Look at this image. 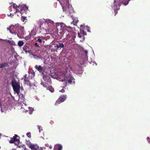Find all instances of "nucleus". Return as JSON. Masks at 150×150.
<instances>
[{"instance_id": "obj_1", "label": "nucleus", "mask_w": 150, "mask_h": 150, "mask_svg": "<svg viewBox=\"0 0 150 150\" xmlns=\"http://www.w3.org/2000/svg\"><path fill=\"white\" fill-rule=\"evenodd\" d=\"M10 5L11 8L14 9V11H15L16 13H18V16H19V13L22 14L24 12V11L28 8L24 5H22L20 6H17L15 4L13 3H11Z\"/></svg>"}, {"instance_id": "obj_2", "label": "nucleus", "mask_w": 150, "mask_h": 150, "mask_svg": "<svg viewBox=\"0 0 150 150\" xmlns=\"http://www.w3.org/2000/svg\"><path fill=\"white\" fill-rule=\"evenodd\" d=\"M69 78L67 76L64 74H59L57 77V79L60 81H65V83H67L68 82V83H72L74 82V80L72 77H70L69 79H68Z\"/></svg>"}, {"instance_id": "obj_3", "label": "nucleus", "mask_w": 150, "mask_h": 150, "mask_svg": "<svg viewBox=\"0 0 150 150\" xmlns=\"http://www.w3.org/2000/svg\"><path fill=\"white\" fill-rule=\"evenodd\" d=\"M86 30L88 32L90 31L89 29V28L87 26H83V25H81V30L80 33H78V35L79 37L80 38H82V40H83L84 39V35L86 34L85 33L84 30Z\"/></svg>"}, {"instance_id": "obj_4", "label": "nucleus", "mask_w": 150, "mask_h": 150, "mask_svg": "<svg viewBox=\"0 0 150 150\" xmlns=\"http://www.w3.org/2000/svg\"><path fill=\"white\" fill-rule=\"evenodd\" d=\"M12 84L14 92L16 93L17 95H19L20 90L19 83L14 81H12Z\"/></svg>"}, {"instance_id": "obj_5", "label": "nucleus", "mask_w": 150, "mask_h": 150, "mask_svg": "<svg viewBox=\"0 0 150 150\" xmlns=\"http://www.w3.org/2000/svg\"><path fill=\"white\" fill-rule=\"evenodd\" d=\"M25 107L23 104H22V107L21 108V110L24 112H26L28 111L29 112V113L30 114H31L32 112L33 111V108H27L26 106V104H24Z\"/></svg>"}, {"instance_id": "obj_6", "label": "nucleus", "mask_w": 150, "mask_h": 150, "mask_svg": "<svg viewBox=\"0 0 150 150\" xmlns=\"http://www.w3.org/2000/svg\"><path fill=\"white\" fill-rule=\"evenodd\" d=\"M129 0H115L114 1V4L117 6L118 5L119 6H120V2H122L123 4L126 6L127 5L128 3Z\"/></svg>"}, {"instance_id": "obj_7", "label": "nucleus", "mask_w": 150, "mask_h": 150, "mask_svg": "<svg viewBox=\"0 0 150 150\" xmlns=\"http://www.w3.org/2000/svg\"><path fill=\"white\" fill-rule=\"evenodd\" d=\"M17 28V26L11 25L7 28V29L9 30L11 33H14L16 34V33H17L18 31Z\"/></svg>"}, {"instance_id": "obj_8", "label": "nucleus", "mask_w": 150, "mask_h": 150, "mask_svg": "<svg viewBox=\"0 0 150 150\" xmlns=\"http://www.w3.org/2000/svg\"><path fill=\"white\" fill-rule=\"evenodd\" d=\"M26 144L32 150L37 149L38 148V146L37 144H32L29 141H27Z\"/></svg>"}, {"instance_id": "obj_9", "label": "nucleus", "mask_w": 150, "mask_h": 150, "mask_svg": "<svg viewBox=\"0 0 150 150\" xmlns=\"http://www.w3.org/2000/svg\"><path fill=\"white\" fill-rule=\"evenodd\" d=\"M17 137L18 136L17 135H16L14 138H11L10 141V143H14L16 145L18 144H19L20 141L18 138H16V137Z\"/></svg>"}, {"instance_id": "obj_10", "label": "nucleus", "mask_w": 150, "mask_h": 150, "mask_svg": "<svg viewBox=\"0 0 150 150\" xmlns=\"http://www.w3.org/2000/svg\"><path fill=\"white\" fill-rule=\"evenodd\" d=\"M59 25H60V27L61 28V29H64L66 30H68V28H70V27H67L65 26V25L63 23H57V25L58 26H59Z\"/></svg>"}, {"instance_id": "obj_11", "label": "nucleus", "mask_w": 150, "mask_h": 150, "mask_svg": "<svg viewBox=\"0 0 150 150\" xmlns=\"http://www.w3.org/2000/svg\"><path fill=\"white\" fill-rule=\"evenodd\" d=\"M69 1H68L67 0L66 2L64 3V6H63V11H64L65 8H66V6H68V7L70 9H72V6L71 5H70L69 4Z\"/></svg>"}, {"instance_id": "obj_12", "label": "nucleus", "mask_w": 150, "mask_h": 150, "mask_svg": "<svg viewBox=\"0 0 150 150\" xmlns=\"http://www.w3.org/2000/svg\"><path fill=\"white\" fill-rule=\"evenodd\" d=\"M43 79L45 82H50V78L48 76L44 75L43 76Z\"/></svg>"}, {"instance_id": "obj_13", "label": "nucleus", "mask_w": 150, "mask_h": 150, "mask_svg": "<svg viewBox=\"0 0 150 150\" xmlns=\"http://www.w3.org/2000/svg\"><path fill=\"white\" fill-rule=\"evenodd\" d=\"M62 149V146L59 144H56L55 146L54 150H61Z\"/></svg>"}, {"instance_id": "obj_14", "label": "nucleus", "mask_w": 150, "mask_h": 150, "mask_svg": "<svg viewBox=\"0 0 150 150\" xmlns=\"http://www.w3.org/2000/svg\"><path fill=\"white\" fill-rule=\"evenodd\" d=\"M35 68L39 72H41L43 70V68L41 66L36 65L35 66Z\"/></svg>"}, {"instance_id": "obj_15", "label": "nucleus", "mask_w": 150, "mask_h": 150, "mask_svg": "<svg viewBox=\"0 0 150 150\" xmlns=\"http://www.w3.org/2000/svg\"><path fill=\"white\" fill-rule=\"evenodd\" d=\"M66 96H62L59 97V99L60 100L61 102H63L66 99Z\"/></svg>"}, {"instance_id": "obj_16", "label": "nucleus", "mask_w": 150, "mask_h": 150, "mask_svg": "<svg viewBox=\"0 0 150 150\" xmlns=\"http://www.w3.org/2000/svg\"><path fill=\"white\" fill-rule=\"evenodd\" d=\"M23 49L26 53L28 52L29 53H30L32 52L31 50H30L28 48L26 47L25 48H24Z\"/></svg>"}, {"instance_id": "obj_17", "label": "nucleus", "mask_w": 150, "mask_h": 150, "mask_svg": "<svg viewBox=\"0 0 150 150\" xmlns=\"http://www.w3.org/2000/svg\"><path fill=\"white\" fill-rule=\"evenodd\" d=\"M5 41L8 42L10 43L12 45H15V43L13 41H10L9 40H6Z\"/></svg>"}, {"instance_id": "obj_18", "label": "nucleus", "mask_w": 150, "mask_h": 150, "mask_svg": "<svg viewBox=\"0 0 150 150\" xmlns=\"http://www.w3.org/2000/svg\"><path fill=\"white\" fill-rule=\"evenodd\" d=\"M24 44V42L22 41H19L18 42V45L20 47L22 46Z\"/></svg>"}, {"instance_id": "obj_19", "label": "nucleus", "mask_w": 150, "mask_h": 150, "mask_svg": "<svg viewBox=\"0 0 150 150\" xmlns=\"http://www.w3.org/2000/svg\"><path fill=\"white\" fill-rule=\"evenodd\" d=\"M62 102H61L59 98L55 102V105L57 106L58 104H59L60 103Z\"/></svg>"}, {"instance_id": "obj_20", "label": "nucleus", "mask_w": 150, "mask_h": 150, "mask_svg": "<svg viewBox=\"0 0 150 150\" xmlns=\"http://www.w3.org/2000/svg\"><path fill=\"white\" fill-rule=\"evenodd\" d=\"M49 90L51 92H53L54 91V89L51 87L49 88Z\"/></svg>"}, {"instance_id": "obj_21", "label": "nucleus", "mask_w": 150, "mask_h": 150, "mask_svg": "<svg viewBox=\"0 0 150 150\" xmlns=\"http://www.w3.org/2000/svg\"><path fill=\"white\" fill-rule=\"evenodd\" d=\"M26 135L29 138L31 137V133L30 132H28L27 133Z\"/></svg>"}, {"instance_id": "obj_22", "label": "nucleus", "mask_w": 150, "mask_h": 150, "mask_svg": "<svg viewBox=\"0 0 150 150\" xmlns=\"http://www.w3.org/2000/svg\"><path fill=\"white\" fill-rule=\"evenodd\" d=\"M78 22V21L77 20H74L73 21L74 25H75V24L76 23Z\"/></svg>"}, {"instance_id": "obj_23", "label": "nucleus", "mask_w": 150, "mask_h": 150, "mask_svg": "<svg viewBox=\"0 0 150 150\" xmlns=\"http://www.w3.org/2000/svg\"><path fill=\"white\" fill-rule=\"evenodd\" d=\"M38 128L39 129V132H40L41 130H42V128L40 126H39L38 127Z\"/></svg>"}, {"instance_id": "obj_24", "label": "nucleus", "mask_w": 150, "mask_h": 150, "mask_svg": "<svg viewBox=\"0 0 150 150\" xmlns=\"http://www.w3.org/2000/svg\"><path fill=\"white\" fill-rule=\"evenodd\" d=\"M4 66V65L3 64H0V68H1L3 67Z\"/></svg>"}, {"instance_id": "obj_25", "label": "nucleus", "mask_w": 150, "mask_h": 150, "mask_svg": "<svg viewBox=\"0 0 150 150\" xmlns=\"http://www.w3.org/2000/svg\"><path fill=\"white\" fill-rule=\"evenodd\" d=\"M37 41L39 42H42V40L41 39H38L37 40Z\"/></svg>"}, {"instance_id": "obj_26", "label": "nucleus", "mask_w": 150, "mask_h": 150, "mask_svg": "<svg viewBox=\"0 0 150 150\" xmlns=\"http://www.w3.org/2000/svg\"><path fill=\"white\" fill-rule=\"evenodd\" d=\"M59 46H60V47H64V45L62 43L60 44L59 45Z\"/></svg>"}, {"instance_id": "obj_27", "label": "nucleus", "mask_w": 150, "mask_h": 150, "mask_svg": "<svg viewBox=\"0 0 150 150\" xmlns=\"http://www.w3.org/2000/svg\"><path fill=\"white\" fill-rule=\"evenodd\" d=\"M59 91L62 93H63L64 92V90L63 89H62L61 90H59Z\"/></svg>"}, {"instance_id": "obj_28", "label": "nucleus", "mask_w": 150, "mask_h": 150, "mask_svg": "<svg viewBox=\"0 0 150 150\" xmlns=\"http://www.w3.org/2000/svg\"><path fill=\"white\" fill-rule=\"evenodd\" d=\"M8 15L9 16H10L11 17H12L13 16V15L11 13L9 15L8 14Z\"/></svg>"}, {"instance_id": "obj_29", "label": "nucleus", "mask_w": 150, "mask_h": 150, "mask_svg": "<svg viewBox=\"0 0 150 150\" xmlns=\"http://www.w3.org/2000/svg\"><path fill=\"white\" fill-rule=\"evenodd\" d=\"M1 112H4V110H3L2 109V106L1 105Z\"/></svg>"}, {"instance_id": "obj_30", "label": "nucleus", "mask_w": 150, "mask_h": 150, "mask_svg": "<svg viewBox=\"0 0 150 150\" xmlns=\"http://www.w3.org/2000/svg\"><path fill=\"white\" fill-rule=\"evenodd\" d=\"M35 45L36 46H37V47H38L39 46V45H38L37 43H36L35 44Z\"/></svg>"}, {"instance_id": "obj_31", "label": "nucleus", "mask_w": 150, "mask_h": 150, "mask_svg": "<svg viewBox=\"0 0 150 150\" xmlns=\"http://www.w3.org/2000/svg\"><path fill=\"white\" fill-rule=\"evenodd\" d=\"M56 46H57V48H59V47H60L59 45H57Z\"/></svg>"}, {"instance_id": "obj_32", "label": "nucleus", "mask_w": 150, "mask_h": 150, "mask_svg": "<svg viewBox=\"0 0 150 150\" xmlns=\"http://www.w3.org/2000/svg\"><path fill=\"white\" fill-rule=\"evenodd\" d=\"M49 147L50 149H51L52 148V147L51 146H50Z\"/></svg>"}, {"instance_id": "obj_33", "label": "nucleus", "mask_w": 150, "mask_h": 150, "mask_svg": "<svg viewBox=\"0 0 150 150\" xmlns=\"http://www.w3.org/2000/svg\"><path fill=\"white\" fill-rule=\"evenodd\" d=\"M23 28H24V27H21V29H22V30H23Z\"/></svg>"}, {"instance_id": "obj_34", "label": "nucleus", "mask_w": 150, "mask_h": 150, "mask_svg": "<svg viewBox=\"0 0 150 150\" xmlns=\"http://www.w3.org/2000/svg\"><path fill=\"white\" fill-rule=\"evenodd\" d=\"M18 33H20V34H21V33H20V32H18Z\"/></svg>"}, {"instance_id": "obj_35", "label": "nucleus", "mask_w": 150, "mask_h": 150, "mask_svg": "<svg viewBox=\"0 0 150 150\" xmlns=\"http://www.w3.org/2000/svg\"><path fill=\"white\" fill-rule=\"evenodd\" d=\"M85 52L86 53H87V51L86 50L85 51Z\"/></svg>"}, {"instance_id": "obj_36", "label": "nucleus", "mask_w": 150, "mask_h": 150, "mask_svg": "<svg viewBox=\"0 0 150 150\" xmlns=\"http://www.w3.org/2000/svg\"><path fill=\"white\" fill-rule=\"evenodd\" d=\"M147 139H149V137H147Z\"/></svg>"}, {"instance_id": "obj_37", "label": "nucleus", "mask_w": 150, "mask_h": 150, "mask_svg": "<svg viewBox=\"0 0 150 150\" xmlns=\"http://www.w3.org/2000/svg\"><path fill=\"white\" fill-rule=\"evenodd\" d=\"M17 34L18 36V33H17Z\"/></svg>"}, {"instance_id": "obj_38", "label": "nucleus", "mask_w": 150, "mask_h": 150, "mask_svg": "<svg viewBox=\"0 0 150 150\" xmlns=\"http://www.w3.org/2000/svg\"><path fill=\"white\" fill-rule=\"evenodd\" d=\"M114 9H115V8H114Z\"/></svg>"}]
</instances>
